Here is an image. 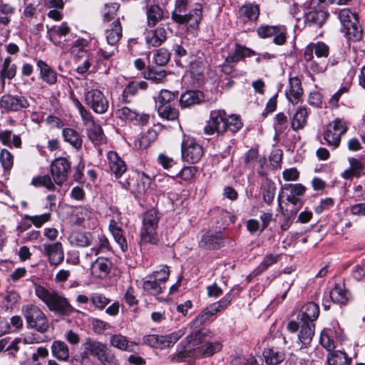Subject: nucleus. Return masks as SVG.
Instances as JSON below:
<instances>
[{"mask_svg":"<svg viewBox=\"0 0 365 365\" xmlns=\"http://www.w3.org/2000/svg\"><path fill=\"white\" fill-rule=\"evenodd\" d=\"M47 35L48 39L56 46H61V41L59 38L66 36L70 32V27L67 23L63 22L59 26H54L53 27H48L46 26Z\"/></svg>","mask_w":365,"mask_h":365,"instance_id":"393cba45","label":"nucleus"},{"mask_svg":"<svg viewBox=\"0 0 365 365\" xmlns=\"http://www.w3.org/2000/svg\"><path fill=\"white\" fill-rule=\"evenodd\" d=\"M112 263L106 258L99 257L91 264V273L98 278L106 277L110 271Z\"/></svg>","mask_w":365,"mask_h":365,"instance_id":"a878e982","label":"nucleus"},{"mask_svg":"<svg viewBox=\"0 0 365 365\" xmlns=\"http://www.w3.org/2000/svg\"><path fill=\"white\" fill-rule=\"evenodd\" d=\"M307 115L308 111L306 108H298L291 118L292 128L295 131L304 128L307 124Z\"/></svg>","mask_w":365,"mask_h":365,"instance_id":"a19ab883","label":"nucleus"},{"mask_svg":"<svg viewBox=\"0 0 365 365\" xmlns=\"http://www.w3.org/2000/svg\"><path fill=\"white\" fill-rule=\"evenodd\" d=\"M224 242L221 233L207 232L202 236L199 242V247L204 249L215 250L222 247Z\"/></svg>","mask_w":365,"mask_h":365,"instance_id":"5701e85b","label":"nucleus"},{"mask_svg":"<svg viewBox=\"0 0 365 365\" xmlns=\"http://www.w3.org/2000/svg\"><path fill=\"white\" fill-rule=\"evenodd\" d=\"M242 123L237 115H227L224 110H213L210 113L209 119L204 127V133L207 135L216 134L223 135L227 131L232 133L238 132L242 128Z\"/></svg>","mask_w":365,"mask_h":365,"instance_id":"f03ea898","label":"nucleus"},{"mask_svg":"<svg viewBox=\"0 0 365 365\" xmlns=\"http://www.w3.org/2000/svg\"><path fill=\"white\" fill-rule=\"evenodd\" d=\"M51 353L53 357L61 361H66L69 358V348L64 341L56 340L52 343Z\"/></svg>","mask_w":365,"mask_h":365,"instance_id":"f704fd0d","label":"nucleus"},{"mask_svg":"<svg viewBox=\"0 0 365 365\" xmlns=\"http://www.w3.org/2000/svg\"><path fill=\"white\" fill-rule=\"evenodd\" d=\"M262 355L269 365H277L285 359L284 352L274 347L264 349Z\"/></svg>","mask_w":365,"mask_h":365,"instance_id":"72a5a7b5","label":"nucleus"},{"mask_svg":"<svg viewBox=\"0 0 365 365\" xmlns=\"http://www.w3.org/2000/svg\"><path fill=\"white\" fill-rule=\"evenodd\" d=\"M88 135L93 143L101 142L104 137L102 128L94 122H92V124L88 128Z\"/></svg>","mask_w":365,"mask_h":365,"instance_id":"6e6d98bb","label":"nucleus"},{"mask_svg":"<svg viewBox=\"0 0 365 365\" xmlns=\"http://www.w3.org/2000/svg\"><path fill=\"white\" fill-rule=\"evenodd\" d=\"M107 159L110 170L115 178H120L126 171V165L117 153L109 151L107 153Z\"/></svg>","mask_w":365,"mask_h":365,"instance_id":"b1692460","label":"nucleus"},{"mask_svg":"<svg viewBox=\"0 0 365 365\" xmlns=\"http://www.w3.org/2000/svg\"><path fill=\"white\" fill-rule=\"evenodd\" d=\"M281 258L280 255L268 254L263 258L260 264L256 269L257 274L264 272L271 265L277 263Z\"/></svg>","mask_w":365,"mask_h":365,"instance_id":"5fc2aeb1","label":"nucleus"},{"mask_svg":"<svg viewBox=\"0 0 365 365\" xmlns=\"http://www.w3.org/2000/svg\"><path fill=\"white\" fill-rule=\"evenodd\" d=\"M288 128V119L284 113H279L275 117L274 128L277 133H282Z\"/></svg>","mask_w":365,"mask_h":365,"instance_id":"bf43d9fd","label":"nucleus"},{"mask_svg":"<svg viewBox=\"0 0 365 365\" xmlns=\"http://www.w3.org/2000/svg\"><path fill=\"white\" fill-rule=\"evenodd\" d=\"M50 212L37 215H25V219L29 220L36 227H41L43 224L51 220Z\"/></svg>","mask_w":365,"mask_h":365,"instance_id":"4d7b16f0","label":"nucleus"},{"mask_svg":"<svg viewBox=\"0 0 365 365\" xmlns=\"http://www.w3.org/2000/svg\"><path fill=\"white\" fill-rule=\"evenodd\" d=\"M170 53L164 48L155 51L153 56L154 62L160 66H165L169 61Z\"/></svg>","mask_w":365,"mask_h":365,"instance_id":"052dcab7","label":"nucleus"},{"mask_svg":"<svg viewBox=\"0 0 365 365\" xmlns=\"http://www.w3.org/2000/svg\"><path fill=\"white\" fill-rule=\"evenodd\" d=\"M158 134L154 130H148L146 133L141 135L139 138V147L141 149L147 148L153 142L155 141Z\"/></svg>","mask_w":365,"mask_h":365,"instance_id":"13d9d810","label":"nucleus"},{"mask_svg":"<svg viewBox=\"0 0 365 365\" xmlns=\"http://www.w3.org/2000/svg\"><path fill=\"white\" fill-rule=\"evenodd\" d=\"M329 14L324 10H311L305 14V20L312 26L321 27L327 21Z\"/></svg>","mask_w":365,"mask_h":365,"instance_id":"c9c22d12","label":"nucleus"},{"mask_svg":"<svg viewBox=\"0 0 365 365\" xmlns=\"http://www.w3.org/2000/svg\"><path fill=\"white\" fill-rule=\"evenodd\" d=\"M197 173V168L195 166H185L178 174V177L185 181H190L195 178Z\"/></svg>","mask_w":365,"mask_h":365,"instance_id":"338daca9","label":"nucleus"},{"mask_svg":"<svg viewBox=\"0 0 365 365\" xmlns=\"http://www.w3.org/2000/svg\"><path fill=\"white\" fill-rule=\"evenodd\" d=\"M86 103L96 113H105L109 108V101L98 89H92L85 94Z\"/></svg>","mask_w":365,"mask_h":365,"instance_id":"ddd939ff","label":"nucleus"},{"mask_svg":"<svg viewBox=\"0 0 365 365\" xmlns=\"http://www.w3.org/2000/svg\"><path fill=\"white\" fill-rule=\"evenodd\" d=\"M83 347L86 353H89L98 358L101 353L104 351L106 346L99 341L88 338L83 344Z\"/></svg>","mask_w":365,"mask_h":365,"instance_id":"c03bdc74","label":"nucleus"},{"mask_svg":"<svg viewBox=\"0 0 365 365\" xmlns=\"http://www.w3.org/2000/svg\"><path fill=\"white\" fill-rule=\"evenodd\" d=\"M148 86L145 81H132L130 82L124 88L123 93V99L124 102L129 103L131 98L136 95L139 89L145 90Z\"/></svg>","mask_w":365,"mask_h":365,"instance_id":"ea45409f","label":"nucleus"},{"mask_svg":"<svg viewBox=\"0 0 365 365\" xmlns=\"http://www.w3.org/2000/svg\"><path fill=\"white\" fill-rule=\"evenodd\" d=\"M92 304L100 310H103L110 302V299L102 294L94 293L90 298Z\"/></svg>","mask_w":365,"mask_h":365,"instance_id":"680f3d73","label":"nucleus"},{"mask_svg":"<svg viewBox=\"0 0 365 365\" xmlns=\"http://www.w3.org/2000/svg\"><path fill=\"white\" fill-rule=\"evenodd\" d=\"M282 190L289 191L290 195L299 197L304 194L306 187L301 183L284 184L282 186Z\"/></svg>","mask_w":365,"mask_h":365,"instance_id":"0e129e2a","label":"nucleus"},{"mask_svg":"<svg viewBox=\"0 0 365 365\" xmlns=\"http://www.w3.org/2000/svg\"><path fill=\"white\" fill-rule=\"evenodd\" d=\"M143 8L146 9V14L148 24L149 26H154L159 22L163 17V12L161 8L155 4L147 0L144 3Z\"/></svg>","mask_w":365,"mask_h":365,"instance_id":"bb28decb","label":"nucleus"},{"mask_svg":"<svg viewBox=\"0 0 365 365\" xmlns=\"http://www.w3.org/2000/svg\"><path fill=\"white\" fill-rule=\"evenodd\" d=\"M339 19L342 26V31L349 40L357 41L362 38V30L355 13L349 9H341L339 14Z\"/></svg>","mask_w":365,"mask_h":365,"instance_id":"6e6552de","label":"nucleus"},{"mask_svg":"<svg viewBox=\"0 0 365 365\" xmlns=\"http://www.w3.org/2000/svg\"><path fill=\"white\" fill-rule=\"evenodd\" d=\"M233 299V294L232 291L227 293L225 297L220 301L210 304L212 311L217 314L225 309L231 303Z\"/></svg>","mask_w":365,"mask_h":365,"instance_id":"864d4df0","label":"nucleus"},{"mask_svg":"<svg viewBox=\"0 0 365 365\" xmlns=\"http://www.w3.org/2000/svg\"><path fill=\"white\" fill-rule=\"evenodd\" d=\"M314 334V323H302L299 333L291 337L292 345L296 348V351H301L307 349Z\"/></svg>","mask_w":365,"mask_h":365,"instance_id":"f8f14e48","label":"nucleus"},{"mask_svg":"<svg viewBox=\"0 0 365 365\" xmlns=\"http://www.w3.org/2000/svg\"><path fill=\"white\" fill-rule=\"evenodd\" d=\"M37 68L39 70V78L49 86H53L57 83V73L45 61L38 60Z\"/></svg>","mask_w":365,"mask_h":365,"instance_id":"4be33fe9","label":"nucleus"},{"mask_svg":"<svg viewBox=\"0 0 365 365\" xmlns=\"http://www.w3.org/2000/svg\"><path fill=\"white\" fill-rule=\"evenodd\" d=\"M303 52L309 53L310 55H316L321 58L328 60L330 54V48L328 44L324 41H317L309 43L304 49Z\"/></svg>","mask_w":365,"mask_h":365,"instance_id":"7c9ffc66","label":"nucleus"},{"mask_svg":"<svg viewBox=\"0 0 365 365\" xmlns=\"http://www.w3.org/2000/svg\"><path fill=\"white\" fill-rule=\"evenodd\" d=\"M122 36V26L119 18H117L105 30L106 43L98 51L103 59H108L118 51V43Z\"/></svg>","mask_w":365,"mask_h":365,"instance_id":"39448f33","label":"nucleus"},{"mask_svg":"<svg viewBox=\"0 0 365 365\" xmlns=\"http://www.w3.org/2000/svg\"><path fill=\"white\" fill-rule=\"evenodd\" d=\"M30 102L21 94H4L0 98V109L2 113H18L29 108Z\"/></svg>","mask_w":365,"mask_h":365,"instance_id":"9d476101","label":"nucleus"},{"mask_svg":"<svg viewBox=\"0 0 365 365\" xmlns=\"http://www.w3.org/2000/svg\"><path fill=\"white\" fill-rule=\"evenodd\" d=\"M211 334V331L205 329L192 331L178 345L180 349L170 356V361L182 362L189 357H208L219 351L222 348L219 342L207 341Z\"/></svg>","mask_w":365,"mask_h":365,"instance_id":"f257e3e1","label":"nucleus"},{"mask_svg":"<svg viewBox=\"0 0 365 365\" xmlns=\"http://www.w3.org/2000/svg\"><path fill=\"white\" fill-rule=\"evenodd\" d=\"M349 163L350 168L341 173L344 179H351L353 177L359 178L361 175H365L364 164L355 158H349Z\"/></svg>","mask_w":365,"mask_h":365,"instance_id":"c85d7f7f","label":"nucleus"},{"mask_svg":"<svg viewBox=\"0 0 365 365\" xmlns=\"http://www.w3.org/2000/svg\"><path fill=\"white\" fill-rule=\"evenodd\" d=\"M166 34V31L163 27H158L155 29L150 30L146 34V43L149 46L158 47L165 41Z\"/></svg>","mask_w":365,"mask_h":365,"instance_id":"2f4dec72","label":"nucleus"},{"mask_svg":"<svg viewBox=\"0 0 365 365\" xmlns=\"http://www.w3.org/2000/svg\"><path fill=\"white\" fill-rule=\"evenodd\" d=\"M215 312L212 311L210 307L208 306L200 313L191 322L192 327L198 328L202 325L212 320Z\"/></svg>","mask_w":365,"mask_h":365,"instance_id":"49530a36","label":"nucleus"},{"mask_svg":"<svg viewBox=\"0 0 365 365\" xmlns=\"http://www.w3.org/2000/svg\"><path fill=\"white\" fill-rule=\"evenodd\" d=\"M303 95L302 82L298 77L289 78V86L285 91V96L288 101L293 105L297 104Z\"/></svg>","mask_w":365,"mask_h":365,"instance_id":"412c9836","label":"nucleus"},{"mask_svg":"<svg viewBox=\"0 0 365 365\" xmlns=\"http://www.w3.org/2000/svg\"><path fill=\"white\" fill-rule=\"evenodd\" d=\"M158 113L162 118L168 120H175L178 118V110L173 108L170 105H158L157 106Z\"/></svg>","mask_w":365,"mask_h":365,"instance_id":"8fccbe9b","label":"nucleus"},{"mask_svg":"<svg viewBox=\"0 0 365 365\" xmlns=\"http://www.w3.org/2000/svg\"><path fill=\"white\" fill-rule=\"evenodd\" d=\"M116 116L122 120H128L135 125H145L149 120V115L145 113H139L135 110L123 106L116 110Z\"/></svg>","mask_w":365,"mask_h":365,"instance_id":"f3484780","label":"nucleus"},{"mask_svg":"<svg viewBox=\"0 0 365 365\" xmlns=\"http://www.w3.org/2000/svg\"><path fill=\"white\" fill-rule=\"evenodd\" d=\"M119 9V4L115 2L108 3L104 5L102 10V17L104 23L113 21L117 18L116 14Z\"/></svg>","mask_w":365,"mask_h":365,"instance_id":"de8ad7c7","label":"nucleus"},{"mask_svg":"<svg viewBox=\"0 0 365 365\" xmlns=\"http://www.w3.org/2000/svg\"><path fill=\"white\" fill-rule=\"evenodd\" d=\"M53 182V177L51 178L48 175H44L34 178L31 183L36 187L42 186L46 187L48 190L53 191L56 190V185Z\"/></svg>","mask_w":365,"mask_h":365,"instance_id":"603ef678","label":"nucleus"},{"mask_svg":"<svg viewBox=\"0 0 365 365\" xmlns=\"http://www.w3.org/2000/svg\"><path fill=\"white\" fill-rule=\"evenodd\" d=\"M166 76V72L161 68H150L147 73V79L151 80L154 83H160Z\"/></svg>","mask_w":365,"mask_h":365,"instance_id":"69168bd1","label":"nucleus"},{"mask_svg":"<svg viewBox=\"0 0 365 365\" xmlns=\"http://www.w3.org/2000/svg\"><path fill=\"white\" fill-rule=\"evenodd\" d=\"M185 334V331L183 329H179L168 335H160V349L173 346Z\"/></svg>","mask_w":365,"mask_h":365,"instance_id":"37998d69","label":"nucleus"},{"mask_svg":"<svg viewBox=\"0 0 365 365\" xmlns=\"http://www.w3.org/2000/svg\"><path fill=\"white\" fill-rule=\"evenodd\" d=\"M255 54V51L237 43L235 45V49L225 58L227 62L237 63L245 57H250Z\"/></svg>","mask_w":365,"mask_h":365,"instance_id":"473e14b6","label":"nucleus"},{"mask_svg":"<svg viewBox=\"0 0 365 365\" xmlns=\"http://www.w3.org/2000/svg\"><path fill=\"white\" fill-rule=\"evenodd\" d=\"M98 359L104 365H118V362L115 356L110 350L107 349V347L104 349V351L101 353Z\"/></svg>","mask_w":365,"mask_h":365,"instance_id":"774afa93","label":"nucleus"},{"mask_svg":"<svg viewBox=\"0 0 365 365\" xmlns=\"http://www.w3.org/2000/svg\"><path fill=\"white\" fill-rule=\"evenodd\" d=\"M160 220L159 212L155 209H150L143 215V226L140 233V245L143 247L147 244L157 245L159 237L157 233Z\"/></svg>","mask_w":365,"mask_h":365,"instance_id":"20e7f679","label":"nucleus"},{"mask_svg":"<svg viewBox=\"0 0 365 365\" xmlns=\"http://www.w3.org/2000/svg\"><path fill=\"white\" fill-rule=\"evenodd\" d=\"M70 161L64 157L56 158L51 164V174L57 185H62L68 178L71 170Z\"/></svg>","mask_w":365,"mask_h":365,"instance_id":"4468645a","label":"nucleus"},{"mask_svg":"<svg viewBox=\"0 0 365 365\" xmlns=\"http://www.w3.org/2000/svg\"><path fill=\"white\" fill-rule=\"evenodd\" d=\"M71 244L81 247H91V253L108 249V238L103 234L90 232H77L71 237Z\"/></svg>","mask_w":365,"mask_h":365,"instance_id":"0eeeda50","label":"nucleus"},{"mask_svg":"<svg viewBox=\"0 0 365 365\" xmlns=\"http://www.w3.org/2000/svg\"><path fill=\"white\" fill-rule=\"evenodd\" d=\"M351 358H348L346 353L341 351H334L327 356L328 365H350Z\"/></svg>","mask_w":365,"mask_h":365,"instance_id":"a18cd8bd","label":"nucleus"},{"mask_svg":"<svg viewBox=\"0 0 365 365\" xmlns=\"http://www.w3.org/2000/svg\"><path fill=\"white\" fill-rule=\"evenodd\" d=\"M110 210L113 213V218L109 222V230L111 232L115 241L120 246L123 252L128 250V243L124 232L118 225V221L120 219V212L115 207H111Z\"/></svg>","mask_w":365,"mask_h":365,"instance_id":"dca6fc26","label":"nucleus"},{"mask_svg":"<svg viewBox=\"0 0 365 365\" xmlns=\"http://www.w3.org/2000/svg\"><path fill=\"white\" fill-rule=\"evenodd\" d=\"M204 99L203 93L200 91H187L181 94L180 105L182 108H188L201 103Z\"/></svg>","mask_w":365,"mask_h":365,"instance_id":"c756f323","label":"nucleus"},{"mask_svg":"<svg viewBox=\"0 0 365 365\" xmlns=\"http://www.w3.org/2000/svg\"><path fill=\"white\" fill-rule=\"evenodd\" d=\"M143 289L148 294L156 296L163 292L165 289V284H161L149 274L143 280Z\"/></svg>","mask_w":365,"mask_h":365,"instance_id":"58836bf2","label":"nucleus"},{"mask_svg":"<svg viewBox=\"0 0 365 365\" xmlns=\"http://www.w3.org/2000/svg\"><path fill=\"white\" fill-rule=\"evenodd\" d=\"M329 297L333 303L340 306H346L351 300L350 292L346 288L344 282H339L329 292Z\"/></svg>","mask_w":365,"mask_h":365,"instance_id":"a211bd4d","label":"nucleus"},{"mask_svg":"<svg viewBox=\"0 0 365 365\" xmlns=\"http://www.w3.org/2000/svg\"><path fill=\"white\" fill-rule=\"evenodd\" d=\"M182 158L183 160L190 163H197L203 155L202 147L193 138H185L181 145Z\"/></svg>","mask_w":365,"mask_h":365,"instance_id":"9b49d317","label":"nucleus"},{"mask_svg":"<svg viewBox=\"0 0 365 365\" xmlns=\"http://www.w3.org/2000/svg\"><path fill=\"white\" fill-rule=\"evenodd\" d=\"M21 313L28 327L41 334L48 331L49 327L48 318L38 306L32 304H25L21 307Z\"/></svg>","mask_w":365,"mask_h":365,"instance_id":"423d86ee","label":"nucleus"},{"mask_svg":"<svg viewBox=\"0 0 365 365\" xmlns=\"http://www.w3.org/2000/svg\"><path fill=\"white\" fill-rule=\"evenodd\" d=\"M319 314V306L314 302H308L301 309L299 315L302 323H313L317 319Z\"/></svg>","mask_w":365,"mask_h":365,"instance_id":"cd10ccee","label":"nucleus"},{"mask_svg":"<svg viewBox=\"0 0 365 365\" xmlns=\"http://www.w3.org/2000/svg\"><path fill=\"white\" fill-rule=\"evenodd\" d=\"M303 59L306 63L307 67L314 73H324L329 65V61L316 55L309 54L303 52Z\"/></svg>","mask_w":365,"mask_h":365,"instance_id":"aec40b11","label":"nucleus"},{"mask_svg":"<svg viewBox=\"0 0 365 365\" xmlns=\"http://www.w3.org/2000/svg\"><path fill=\"white\" fill-rule=\"evenodd\" d=\"M348 129L347 123L341 118H336L329 123L323 131V138L326 144L335 149L339 147L341 138Z\"/></svg>","mask_w":365,"mask_h":365,"instance_id":"1a4fd4ad","label":"nucleus"},{"mask_svg":"<svg viewBox=\"0 0 365 365\" xmlns=\"http://www.w3.org/2000/svg\"><path fill=\"white\" fill-rule=\"evenodd\" d=\"M238 14L240 17H245L250 21H255L259 15V6L255 3H247L240 8Z\"/></svg>","mask_w":365,"mask_h":365,"instance_id":"4c0bfd02","label":"nucleus"},{"mask_svg":"<svg viewBox=\"0 0 365 365\" xmlns=\"http://www.w3.org/2000/svg\"><path fill=\"white\" fill-rule=\"evenodd\" d=\"M36 296L43 302L48 309L60 316H69L76 312L63 294L51 287L35 284Z\"/></svg>","mask_w":365,"mask_h":365,"instance_id":"7ed1b4c3","label":"nucleus"},{"mask_svg":"<svg viewBox=\"0 0 365 365\" xmlns=\"http://www.w3.org/2000/svg\"><path fill=\"white\" fill-rule=\"evenodd\" d=\"M14 11L15 8L9 4L0 3V26L9 24Z\"/></svg>","mask_w":365,"mask_h":365,"instance_id":"3c124183","label":"nucleus"},{"mask_svg":"<svg viewBox=\"0 0 365 365\" xmlns=\"http://www.w3.org/2000/svg\"><path fill=\"white\" fill-rule=\"evenodd\" d=\"M62 135L64 141L68 143L76 149L78 150L82 147V138L76 130L71 128H63Z\"/></svg>","mask_w":365,"mask_h":365,"instance_id":"79ce46f5","label":"nucleus"},{"mask_svg":"<svg viewBox=\"0 0 365 365\" xmlns=\"http://www.w3.org/2000/svg\"><path fill=\"white\" fill-rule=\"evenodd\" d=\"M150 275L161 284H165V282L168 279L170 275V270L168 266H161L160 270L153 272Z\"/></svg>","mask_w":365,"mask_h":365,"instance_id":"e2e57ef3","label":"nucleus"},{"mask_svg":"<svg viewBox=\"0 0 365 365\" xmlns=\"http://www.w3.org/2000/svg\"><path fill=\"white\" fill-rule=\"evenodd\" d=\"M260 190L263 201L267 205H271L273 202L276 192L274 182L271 180L266 178L263 180Z\"/></svg>","mask_w":365,"mask_h":365,"instance_id":"e433bc0d","label":"nucleus"},{"mask_svg":"<svg viewBox=\"0 0 365 365\" xmlns=\"http://www.w3.org/2000/svg\"><path fill=\"white\" fill-rule=\"evenodd\" d=\"M39 250L44 257H47L51 265L56 267L64 260V251L60 242L44 243Z\"/></svg>","mask_w":365,"mask_h":365,"instance_id":"2eb2a0df","label":"nucleus"},{"mask_svg":"<svg viewBox=\"0 0 365 365\" xmlns=\"http://www.w3.org/2000/svg\"><path fill=\"white\" fill-rule=\"evenodd\" d=\"M110 341L112 346L125 351H132L135 345L133 342L128 341L126 337L121 334L111 336Z\"/></svg>","mask_w":365,"mask_h":365,"instance_id":"09e8293b","label":"nucleus"},{"mask_svg":"<svg viewBox=\"0 0 365 365\" xmlns=\"http://www.w3.org/2000/svg\"><path fill=\"white\" fill-rule=\"evenodd\" d=\"M201 6L197 4L195 9L190 10L188 14H179L172 15V19L179 24H187L191 27L197 26L200 20L202 15Z\"/></svg>","mask_w":365,"mask_h":365,"instance_id":"6ab92c4d","label":"nucleus"}]
</instances>
